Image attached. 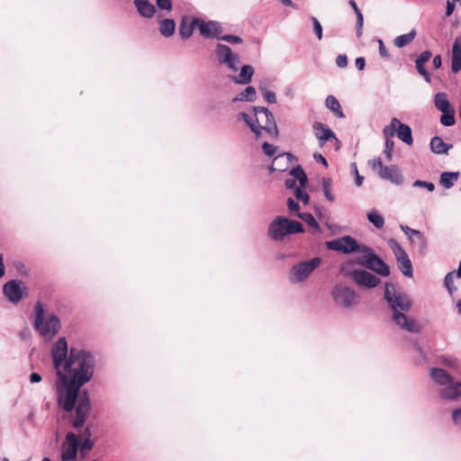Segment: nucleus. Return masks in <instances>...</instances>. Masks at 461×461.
Returning <instances> with one entry per match:
<instances>
[{
    "label": "nucleus",
    "instance_id": "nucleus-1",
    "mask_svg": "<svg viewBox=\"0 0 461 461\" xmlns=\"http://www.w3.org/2000/svg\"><path fill=\"white\" fill-rule=\"evenodd\" d=\"M94 368L95 358L90 352L71 348L63 374L57 380L59 407L70 414L69 421L76 429L84 427L91 411L89 394L80 388L92 378Z\"/></svg>",
    "mask_w": 461,
    "mask_h": 461
},
{
    "label": "nucleus",
    "instance_id": "nucleus-2",
    "mask_svg": "<svg viewBox=\"0 0 461 461\" xmlns=\"http://www.w3.org/2000/svg\"><path fill=\"white\" fill-rule=\"evenodd\" d=\"M384 299L391 312V321L395 326L410 333L420 332L421 328L417 320L409 314L413 306V301L409 294L399 292L393 284L386 283Z\"/></svg>",
    "mask_w": 461,
    "mask_h": 461
},
{
    "label": "nucleus",
    "instance_id": "nucleus-3",
    "mask_svg": "<svg viewBox=\"0 0 461 461\" xmlns=\"http://www.w3.org/2000/svg\"><path fill=\"white\" fill-rule=\"evenodd\" d=\"M254 114L249 115L246 113H239V117L241 118L250 130L258 138L261 134V131H265L274 138H277L279 131L276 123L273 113L266 107H254Z\"/></svg>",
    "mask_w": 461,
    "mask_h": 461
},
{
    "label": "nucleus",
    "instance_id": "nucleus-4",
    "mask_svg": "<svg viewBox=\"0 0 461 461\" xmlns=\"http://www.w3.org/2000/svg\"><path fill=\"white\" fill-rule=\"evenodd\" d=\"M429 377L439 388L438 393L442 399L456 401L461 396V381H455L453 376L441 367L429 369Z\"/></svg>",
    "mask_w": 461,
    "mask_h": 461
},
{
    "label": "nucleus",
    "instance_id": "nucleus-5",
    "mask_svg": "<svg viewBox=\"0 0 461 461\" xmlns=\"http://www.w3.org/2000/svg\"><path fill=\"white\" fill-rule=\"evenodd\" d=\"M33 325L40 335L48 341L51 340L60 330L59 317L54 313H46L40 302H37L35 304Z\"/></svg>",
    "mask_w": 461,
    "mask_h": 461
},
{
    "label": "nucleus",
    "instance_id": "nucleus-6",
    "mask_svg": "<svg viewBox=\"0 0 461 461\" xmlns=\"http://www.w3.org/2000/svg\"><path fill=\"white\" fill-rule=\"evenodd\" d=\"M302 232H303V227L300 221L290 220L285 216H276L267 228L268 237L276 242L283 241L292 234Z\"/></svg>",
    "mask_w": 461,
    "mask_h": 461
},
{
    "label": "nucleus",
    "instance_id": "nucleus-7",
    "mask_svg": "<svg viewBox=\"0 0 461 461\" xmlns=\"http://www.w3.org/2000/svg\"><path fill=\"white\" fill-rule=\"evenodd\" d=\"M319 257L294 263L287 273V280L291 285H303L308 281L313 272L321 265Z\"/></svg>",
    "mask_w": 461,
    "mask_h": 461
},
{
    "label": "nucleus",
    "instance_id": "nucleus-8",
    "mask_svg": "<svg viewBox=\"0 0 461 461\" xmlns=\"http://www.w3.org/2000/svg\"><path fill=\"white\" fill-rule=\"evenodd\" d=\"M215 55L218 63L225 67L231 72H237L240 68V57L238 53H234L232 50L222 43H217L215 47Z\"/></svg>",
    "mask_w": 461,
    "mask_h": 461
},
{
    "label": "nucleus",
    "instance_id": "nucleus-9",
    "mask_svg": "<svg viewBox=\"0 0 461 461\" xmlns=\"http://www.w3.org/2000/svg\"><path fill=\"white\" fill-rule=\"evenodd\" d=\"M331 296L335 303L344 309H352L357 304V294L343 284H338L332 288Z\"/></svg>",
    "mask_w": 461,
    "mask_h": 461
},
{
    "label": "nucleus",
    "instance_id": "nucleus-10",
    "mask_svg": "<svg viewBox=\"0 0 461 461\" xmlns=\"http://www.w3.org/2000/svg\"><path fill=\"white\" fill-rule=\"evenodd\" d=\"M362 256L358 257L356 261L370 270L375 271L382 276H388L390 275L389 267L368 247L366 252H361Z\"/></svg>",
    "mask_w": 461,
    "mask_h": 461
},
{
    "label": "nucleus",
    "instance_id": "nucleus-11",
    "mask_svg": "<svg viewBox=\"0 0 461 461\" xmlns=\"http://www.w3.org/2000/svg\"><path fill=\"white\" fill-rule=\"evenodd\" d=\"M326 244L330 249L347 254L351 252L361 253L368 250L367 246L358 244L357 240L350 236H344L342 238L328 241Z\"/></svg>",
    "mask_w": 461,
    "mask_h": 461
},
{
    "label": "nucleus",
    "instance_id": "nucleus-12",
    "mask_svg": "<svg viewBox=\"0 0 461 461\" xmlns=\"http://www.w3.org/2000/svg\"><path fill=\"white\" fill-rule=\"evenodd\" d=\"M390 247L393 251L396 258L397 266L403 276L412 277L413 268L411 259L403 248L394 240H390Z\"/></svg>",
    "mask_w": 461,
    "mask_h": 461
},
{
    "label": "nucleus",
    "instance_id": "nucleus-13",
    "mask_svg": "<svg viewBox=\"0 0 461 461\" xmlns=\"http://www.w3.org/2000/svg\"><path fill=\"white\" fill-rule=\"evenodd\" d=\"M51 355L53 358L54 366L58 375V379L64 371V363L68 359V344L65 338H60L54 344Z\"/></svg>",
    "mask_w": 461,
    "mask_h": 461
},
{
    "label": "nucleus",
    "instance_id": "nucleus-14",
    "mask_svg": "<svg viewBox=\"0 0 461 461\" xmlns=\"http://www.w3.org/2000/svg\"><path fill=\"white\" fill-rule=\"evenodd\" d=\"M78 448V437L74 432H68L61 444V461H72L76 459Z\"/></svg>",
    "mask_w": 461,
    "mask_h": 461
},
{
    "label": "nucleus",
    "instance_id": "nucleus-15",
    "mask_svg": "<svg viewBox=\"0 0 461 461\" xmlns=\"http://www.w3.org/2000/svg\"><path fill=\"white\" fill-rule=\"evenodd\" d=\"M348 276L357 285L364 288H374L380 284L378 277L366 270L355 269L350 271Z\"/></svg>",
    "mask_w": 461,
    "mask_h": 461
},
{
    "label": "nucleus",
    "instance_id": "nucleus-16",
    "mask_svg": "<svg viewBox=\"0 0 461 461\" xmlns=\"http://www.w3.org/2000/svg\"><path fill=\"white\" fill-rule=\"evenodd\" d=\"M401 230L407 236L415 249H418L420 253L425 251L427 248V239L420 230L403 225H401Z\"/></svg>",
    "mask_w": 461,
    "mask_h": 461
},
{
    "label": "nucleus",
    "instance_id": "nucleus-17",
    "mask_svg": "<svg viewBox=\"0 0 461 461\" xmlns=\"http://www.w3.org/2000/svg\"><path fill=\"white\" fill-rule=\"evenodd\" d=\"M194 23H198V29L202 36L220 39L221 26L219 23L213 21L204 22L199 18H194Z\"/></svg>",
    "mask_w": 461,
    "mask_h": 461
},
{
    "label": "nucleus",
    "instance_id": "nucleus-18",
    "mask_svg": "<svg viewBox=\"0 0 461 461\" xmlns=\"http://www.w3.org/2000/svg\"><path fill=\"white\" fill-rule=\"evenodd\" d=\"M23 283L17 280L7 282L3 288L5 296L13 303H19L23 298Z\"/></svg>",
    "mask_w": 461,
    "mask_h": 461
},
{
    "label": "nucleus",
    "instance_id": "nucleus-19",
    "mask_svg": "<svg viewBox=\"0 0 461 461\" xmlns=\"http://www.w3.org/2000/svg\"><path fill=\"white\" fill-rule=\"evenodd\" d=\"M314 134L319 140L320 146H323L330 140H338L331 129L321 122H315L312 125Z\"/></svg>",
    "mask_w": 461,
    "mask_h": 461
},
{
    "label": "nucleus",
    "instance_id": "nucleus-20",
    "mask_svg": "<svg viewBox=\"0 0 461 461\" xmlns=\"http://www.w3.org/2000/svg\"><path fill=\"white\" fill-rule=\"evenodd\" d=\"M382 179L387 180L396 185L403 182V176L394 165L384 166L378 175Z\"/></svg>",
    "mask_w": 461,
    "mask_h": 461
},
{
    "label": "nucleus",
    "instance_id": "nucleus-21",
    "mask_svg": "<svg viewBox=\"0 0 461 461\" xmlns=\"http://www.w3.org/2000/svg\"><path fill=\"white\" fill-rule=\"evenodd\" d=\"M451 70L454 73L461 70V36L454 41L451 55Z\"/></svg>",
    "mask_w": 461,
    "mask_h": 461
},
{
    "label": "nucleus",
    "instance_id": "nucleus-22",
    "mask_svg": "<svg viewBox=\"0 0 461 461\" xmlns=\"http://www.w3.org/2000/svg\"><path fill=\"white\" fill-rule=\"evenodd\" d=\"M138 13L145 18H151L156 13V7L149 0H134Z\"/></svg>",
    "mask_w": 461,
    "mask_h": 461
},
{
    "label": "nucleus",
    "instance_id": "nucleus-23",
    "mask_svg": "<svg viewBox=\"0 0 461 461\" xmlns=\"http://www.w3.org/2000/svg\"><path fill=\"white\" fill-rule=\"evenodd\" d=\"M194 27L198 28V23H194V19L183 17L179 26V34L181 38L184 40L190 38Z\"/></svg>",
    "mask_w": 461,
    "mask_h": 461
},
{
    "label": "nucleus",
    "instance_id": "nucleus-24",
    "mask_svg": "<svg viewBox=\"0 0 461 461\" xmlns=\"http://www.w3.org/2000/svg\"><path fill=\"white\" fill-rule=\"evenodd\" d=\"M254 75V68L250 65H243L240 68V72L238 76H234L232 80L235 83L246 85L251 81V78Z\"/></svg>",
    "mask_w": 461,
    "mask_h": 461
},
{
    "label": "nucleus",
    "instance_id": "nucleus-25",
    "mask_svg": "<svg viewBox=\"0 0 461 461\" xmlns=\"http://www.w3.org/2000/svg\"><path fill=\"white\" fill-rule=\"evenodd\" d=\"M435 107L441 113H446L453 108L445 93H438L434 96Z\"/></svg>",
    "mask_w": 461,
    "mask_h": 461
},
{
    "label": "nucleus",
    "instance_id": "nucleus-26",
    "mask_svg": "<svg viewBox=\"0 0 461 461\" xmlns=\"http://www.w3.org/2000/svg\"><path fill=\"white\" fill-rule=\"evenodd\" d=\"M451 148L452 145L445 143L440 137L436 136L430 140L431 151L436 154H447Z\"/></svg>",
    "mask_w": 461,
    "mask_h": 461
},
{
    "label": "nucleus",
    "instance_id": "nucleus-27",
    "mask_svg": "<svg viewBox=\"0 0 461 461\" xmlns=\"http://www.w3.org/2000/svg\"><path fill=\"white\" fill-rule=\"evenodd\" d=\"M158 30L164 37H170L175 33L176 23L173 19H162L159 21Z\"/></svg>",
    "mask_w": 461,
    "mask_h": 461
},
{
    "label": "nucleus",
    "instance_id": "nucleus-28",
    "mask_svg": "<svg viewBox=\"0 0 461 461\" xmlns=\"http://www.w3.org/2000/svg\"><path fill=\"white\" fill-rule=\"evenodd\" d=\"M397 137L408 145H411L413 142L411 127L401 122L397 130Z\"/></svg>",
    "mask_w": 461,
    "mask_h": 461
},
{
    "label": "nucleus",
    "instance_id": "nucleus-29",
    "mask_svg": "<svg viewBox=\"0 0 461 461\" xmlns=\"http://www.w3.org/2000/svg\"><path fill=\"white\" fill-rule=\"evenodd\" d=\"M458 172H443L439 177V184L447 189L451 188L458 179Z\"/></svg>",
    "mask_w": 461,
    "mask_h": 461
},
{
    "label": "nucleus",
    "instance_id": "nucleus-30",
    "mask_svg": "<svg viewBox=\"0 0 461 461\" xmlns=\"http://www.w3.org/2000/svg\"><path fill=\"white\" fill-rule=\"evenodd\" d=\"M257 91L254 86H249L243 91L239 93L236 97L233 98V102L236 101H248L253 102L256 100Z\"/></svg>",
    "mask_w": 461,
    "mask_h": 461
},
{
    "label": "nucleus",
    "instance_id": "nucleus-31",
    "mask_svg": "<svg viewBox=\"0 0 461 461\" xmlns=\"http://www.w3.org/2000/svg\"><path fill=\"white\" fill-rule=\"evenodd\" d=\"M416 36V31L412 29L410 32L397 36L393 40V44L398 48H403L410 44Z\"/></svg>",
    "mask_w": 461,
    "mask_h": 461
},
{
    "label": "nucleus",
    "instance_id": "nucleus-32",
    "mask_svg": "<svg viewBox=\"0 0 461 461\" xmlns=\"http://www.w3.org/2000/svg\"><path fill=\"white\" fill-rule=\"evenodd\" d=\"M326 106L332 111L339 118H343L344 113L338 99L333 95H328L326 98Z\"/></svg>",
    "mask_w": 461,
    "mask_h": 461
},
{
    "label": "nucleus",
    "instance_id": "nucleus-33",
    "mask_svg": "<svg viewBox=\"0 0 461 461\" xmlns=\"http://www.w3.org/2000/svg\"><path fill=\"white\" fill-rule=\"evenodd\" d=\"M321 185L323 191V194L326 199L330 202H333L335 200V194L332 192V180L330 177H322L321 179Z\"/></svg>",
    "mask_w": 461,
    "mask_h": 461
},
{
    "label": "nucleus",
    "instance_id": "nucleus-34",
    "mask_svg": "<svg viewBox=\"0 0 461 461\" xmlns=\"http://www.w3.org/2000/svg\"><path fill=\"white\" fill-rule=\"evenodd\" d=\"M348 4L353 8V10H354V12H355V14L357 15V32H356V34H357V37L359 38L362 35V27H363V23H364L363 14H362L360 9L357 7V3L354 0H350L348 2Z\"/></svg>",
    "mask_w": 461,
    "mask_h": 461
},
{
    "label": "nucleus",
    "instance_id": "nucleus-35",
    "mask_svg": "<svg viewBox=\"0 0 461 461\" xmlns=\"http://www.w3.org/2000/svg\"><path fill=\"white\" fill-rule=\"evenodd\" d=\"M367 220L377 229H382L384 225V217L376 211L371 210L366 214Z\"/></svg>",
    "mask_w": 461,
    "mask_h": 461
},
{
    "label": "nucleus",
    "instance_id": "nucleus-36",
    "mask_svg": "<svg viewBox=\"0 0 461 461\" xmlns=\"http://www.w3.org/2000/svg\"><path fill=\"white\" fill-rule=\"evenodd\" d=\"M400 124V121L397 118H393L390 124L384 126L383 129V134L385 140H391L397 132L398 127Z\"/></svg>",
    "mask_w": 461,
    "mask_h": 461
},
{
    "label": "nucleus",
    "instance_id": "nucleus-37",
    "mask_svg": "<svg viewBox=\"0 0 461 461\" xmlns=\"http://www.w3.org/2000/svg\"><path fill=\"white\" fill-rule=\"evenodd\" d=\"M290 175L293 176L294 180H298L301 186H304L307 182V176L303 169L300 167L293 168L290 172Z\"/></svg>",
    "mask_w": 461,
    "mask_h": 461
},
{
    "label": "nucleus",
    "instance_id": "nucleus-38",
    "mask_svg": "<svg viewBox=\"0 0 461 461\" xmlns=\"http://www.w3.org/2000/svg\"><path fill=\"white\" fill-rule=\"evenodd\" d=\"M456 122L455 120V109H452L450 111H447L446 113H442V115L440 117V123L444 126H452Z\"/></svg>",
    "mask_w": 461,
    "mask_h": 461
},
{
    "label": "nucleus",
    "instance_id": "nucleus-39",
    "mask_svg": "<svg viewBox=\"0 0 461 461\" xmlns=\"http://www.w3.org/2000/svg\"><path fill=\"white\" fill-rule=\"evenodd\" d=\"M297 217H299L300 219H302L303 221L307 222L309 224V226L312 227L317 231H320V226H319L318 222L316 221V220L314 219V217L311 213L297 212Z\"/></svg>",
    "mask_w": 461,
    "mask_h": 461
},
{
    "label": "nucleus",
    "instance_id": "nucleus-40",
    "mask_svg": "<svg viewBox=\"0 0 461 461\" xmlns=\"http://www.w3.org/2000/svg\"><path fill=\"white\" fill-rule=\"evenodd\" d=\"M259 91L264 97V99L269 103V104H276V93L268 90L266 86H260Z\"/></svg>",
    "mask_w": 461,
    "mask_h": 461
},
{
    "label": "nucleus",
    "instance_id": "nucleus-41",
    "mask_svg": "<svg viewBox=\"0 0 461 461\" xmlns=\"http://www.w3.org/2000/svg\"><path fill=\"white\" fill-rule=\"evenodd\" d=\"M454 275L455 272H449L444 278V285L451 295L456 290V287L454 285Z\"/></svg>",
    "mask_w": 461,
    "mask_h": 461
},
{
    "label": "nucleus",
    "instance_id": "nucleus-42",
    "mask_svg": "<svg viewBox=\"0 0 461 461\" xmlns=\"http://www.w3.org/2000/svg\"><path fill=\"white\" fill-rule=\"evenodd\" d=\"M94 443L91 440V438H85L82 439V443H79V448L80 453L82 456L89 452L93 448Z\"/></svg>",
    "mask_w": 461,
    "mask_h": 461
},
{
    "label": "nucleus",
    "instance_id": "nucleus-43",
    "mask_svg": "<svg viewBox=\"0 0 461 461\" xmlns=\"http://www.w3.org/2000/svg\"><path fill=\"white\" fill-rule=\"evenodd\" d=\"M302 186L296 187L294 194L297 200L302 201L303 204H307L310 200L309 194L301 189Z\"/></svg>",
    "mask_w": 461,
    "mask_h": 461
},
{
    "label": "nucleus",
    "instance_id": "nucleus-44",
    "mask_svg": "<svg viewBox=\"0 0 461 461\" xmlns=\"http://www.w3.org/2000/svg\"><path fill=\"white\" fill-rule=\"evenodd\" d=\"M311 21L312 22L314 33L316 34L318 40H321L322 39V26H321V23L319 22V20L316 17H313V16L311 17Z\"/></svg>",
    "mask_w": 461,
    "mask_h": 461
},
{
    "label": "nucleus",
    "instance_id": "nucleus-45",
    "mask_svg": "<svg viewBox=\"0 0 461 461\" xmlns=\"http://www.w3.org/2000/svg\"><path fill=\"white\" fill-rule=\"evenodd\" d=\"M219 40L227 41L231 44H240L243 41L240 36L232 35V34H225L220 37Z\"/></svg>",
    "mask_w": 461,
    "mask_h": 461
},
{
    "label": "nucleus",
    "instance_id": "nucleus-46",
    "mask_svg": "<svg viewBox=\"0 0 461 461\" xmlns=\"http://www.w3.org/2000/svg\"><path fill=\"white\" fill-rule=\"evenodd\" d=\"M414 187H423L426 188L429 192H432L435 189V185L431 182H427L423 180H415L412 184Z\"/></svg>",
    "mask_w": 461,
    "mask_h": 461
},
{
    "label": "nucleus",
    "instance_id": "nucleus-47",
    "mask_svg": "<svg viewBox=\"0 0 461 461\" xmlns=\"http://www.w3.org/2000/svg\"><path fill=\"white\" fill-rule=\"evenodd\" d=\"M415 66H416V68H417V71L419 72V74H420L424 77V79L428 83H429L430 82V75L428 72V70L425 68L424 63H419V62L415 61Z\"/></svg>",
    "mask_w": 461,
    "mask_h": 461
},
{
    "label": "nucleus",
    "instance_id": "nucleus-48",
    "mask_svg": "<svg viewBox=\"0 0 461 461\" xmlns=\"http://www.w3.org/2000/svg\"><path fill=\"white\" fill-rule=\"evenodd\" d=\"M262 149L266 156L267 157H274L276 152V147L269 144L268 142H264L262 144Z\"/></svg>",
    "mask_w": 461,
    "mask_h": 461
},
{
    "label": "nucleus",
    "instance_id": "nucleus-49",
    "mask_svg": "<svg viewBox=\"0 0 461 461\" xmlns=\"http://www.w3.org/2000/svg\"><path fill=\"white\" fill-rule=\"evenodd\" d=\"M287 207H288L289 212L292 215L297 216V212H299V204L296 201H294L293 198H289L287 200Z\"/></svg>",
    "mask_w": 461,
    "mask_h": 461
},
{
    "label": "nucleus",
    "instance_id": "nucleus-50",
    "mask_svg": "<svg viewBox=\"0 0 461 461\" xmlns=\"http://www.w3.org/2000/svg\"><path fill=\"white\" fill-rule=\"evenodd\" d=\"M394 143L392 140H385L384 155L388 160L392 159Z\"/></svg>",
    "mask_w": 461,
    "mask_h": 461
},
{
    "label": "nucleus",
    "instance_id": "nucleus-51",
    "mask_svg": "<svg viewBox=\"0 0 461 461\" xmlns=\"http://www.w3.org/2000/svg\"><path fill=\"white\" fill-rule=\"evenodd\" d=\"M157 6L163 11L170 12L172 10L171 0H156Z\"/></svg>",
    "mask_w": 461,
    "mask_h": 461
},
{
    "label": "nucleus",
    "instance_id": "nucleus-52",
    "mask_svg": "<svg viewBox=\"0 0 461 461\" xmlns=\"http://www.w3.org/2000/svg\"><path fill=\"white\" fill-rule=\"evenodd\" d=\"M369 163L371 165L372 169L376 171L378 175L382 168L384 167L380 158H375L371 160Z\"/></svg>",
    "mask_w": 461,
    "mask_h": 461
},
{
    "label": "nucleus",
    "instance_id": "nucleus-53",
    "mask_svg": "<svg viewBox=\"0 0 461 461\" xmlns=\"http://www.w3.org/2000/svg\"><path fill=\"white\" fill-rule=\"evenodd\" d=\"M351 168H352L354 174L356 175V185L357 186H360L363 184L364 177L359 175L357 167V163H355V162L351 163Z\"/></svg>",
    "mask_w": 461,
    "mask_h": 461
},
{
    "label": "nucleus",
    "instance_id": "nucleus-54",
    "mask_svg": "<svg viewBox=\"0 0 461 461\" xmlns=\"http://www.w3.org/2000/svg\"><path fill=\"white\" fill-rule=\"evenodd\" d=\"M432 57V53L429 50H424L420 53V55L417 58L416 61L419 63H426Z\"/></svg>",
    "mask_w": 461,
    "mask_h": 461
},
{
    "label": "nucleus",
    "instance_id": "nucleus-55",
    "mask_svg": "<svg viewBox=\"0 0 461 461\" xmlns=\"http://www.w3.org/2000/svg\"><path fill=\"white\" fill-rule=\"evenodd\" d=\"M336 64L339 68H346L348 65V58L344 54H339L336 58Z\"/></svg>",
    "mask_w": 461,
    "mask_h": 461
},
{
    "label": "nucleus",
    "instance_id": "nucleus-56",
    "mask_svg": "<svg viewBox=\"0 0 461 461\" xmlns=\"http://www.w3.org/2000/svg\"><path fill=\"white\" fill-rule=\"evenodd\" d=\"M452 420L456 425L461 427V408L453 411Z\"/></svg>",
    "mask_w": 461,
    "mask_h": 461
},
{
    "label": "nucleus",
    "instance_id": "nucleus-57",
    "mask_svg": "<svg viewBox=\"0 0 461 461\" xmlns=\"http://www.w3.org/2000/svg\"><path fill=\"white\" fill-rule=\"evenodd\" d=\"M456 2H454V0H447L446 3V16H450L454 10H455V4Z\"/></svg>",
    "mask_w": 461,
    "mask_h": 461
},
{
    "label": "nucleus",
    "instance_id": "nucleus-58",
    "mask_svg": "<svg viewBox=\"0 0 461 461\" xmlns=\"http://www.w3.org/2000/svg\"><path fill=\"white\" fill-rule=\"evenodd\" d=\"M378 45H379V54L383 58H389V54L386 50V48L384 46V43L382 40H377Z\"/></svg>",
    "mask_w": 461,
    "mask_h": 461
},
{
    "label": "nucleus",
    "instance_id": "nucleus-59",
    "mask_svg": "<svg viewBox=\"0 0 461 461\" xmlns=\"http://www.w3.org/2000/svg\"><path fill=\"white\" fill-rule=\"evenodd\" d=\"M355 63L358 70H363L366 66V59L363 57H358L356 59Z\"/></svg>",
    "mask_w": 461,
    "mask_h": 461
},
{
    "label": "nucleus",
    "instance_id": "nucleus-60",
    "mask_svg": "<svg viewBox=\"0 0 461 461\" xmlns=\"http://www.w3.org/2000/svg\"><path fill=\"white\" fill-rule=\"evenodd\" d=\"M313 158H314V159H315L317 162H321V164H323L325 167H328V162H327L326 158H325L321 154L314 153Z\"/></svg>",
    "mask_w": 461,
    "mask_h": 461
},
{
    "label": "nucleus",
    "instance_id": "nucleus-61",
    "mask_svg": "<svg viewBox=\"0 0 461 461\" xmlns=\"http://www.w3.org/2000/svg\"><path fill=\"white\" fill-rule=\"evenodd\" d=\"M31 383H39L41 381V376L38 373H32L30 375Z\"/></svg>",
    "mask_w": 461,
    "mask_h": 461
},
{
    "label": "nucleus",
    "instance_id": "nucleus-62",
    "mask_svg": "<svg viewBox=\"0 0 461 461\" xmlns=\"http://www.w3.org/2000/svg\"><path fill=\"white\" fill-rule=\"evenodd\" d=\"M442 65L441 57L439 55H437L433 59V66L435 68H439Z\"/></svg>",
    "mask_w": 461,
    "mask_h": 461
},
{
    "label": "nucleus",
    "instance_id": "nucleus-63",
    "mask_svg": "<svg viewBox=\"0 0 461 461\" xmlns=\"http://www.w3.org/2000/svg\"><path fill=\"white\" fill-rule=\"evenodd\" d=\"M285 185L288 189L293 188L295 185V180L294 178H287L285 182Z\"/></svg>",
    "mask_w": 461,
    "mask_h": 461
},
{
    "label": "nucleus",
    "instance_id": "nucleus-64",
    "mask_svg": "<svg viewBox=\"0 0 461 461\" xmlns=\"http://www.w3.org/2000/svg\"><path fill=\"white\" fill-rule=\"evenodd\" d=\"M444 364L451 368H456L458 366V364L456 360H446L444 361Z\"/></svg>",
    "mask_w": 461,
    "mask_h": 461
}]
</instances>
